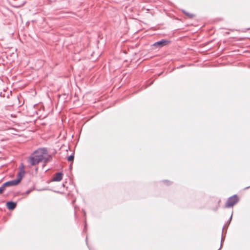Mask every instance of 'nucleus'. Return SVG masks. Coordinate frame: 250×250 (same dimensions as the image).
I'll return each mask as SVG.
<instances>
[{
    "mask_svg": "<svg viewBox=\"0 0 250 250\" xmlns=\"http://www.w3.org/2000/svg\"><path fill=\"white\" fill-rule=\"evenodd\" d=\"M20 171H19L17 177H18L20 180H21L22 177L24 175L25 171H24V167L22 163H21L19 166Z\"/></svg>",
    "mask_w": 250,
    "mask_h": 250,
    "instance_id": "nucleus-5",
    "label": "nucleus"
},
{
    "mask_svg": "<svg viewBox=\"0 0 250 250\" xmlns=\"http://www.w3.org/2000/svg\"><path fill=\"white\" fill-rule=\"evenodd\" d=\"M7 208L10 210L14 209L16 207V203L13 202H8L6 204Z\"/></svg>",
    "mask_w": 250,
    "mask_h": 250,
    "instance_id": "nucleus-7",
    "label": "nucleus"
},
{
    "mask_svg": "<svg viewBox=\"0 0 250 250\" xmlns=\"http://www.w3.org/2000/svg\"><path fill=\"white\" fill-rule=\"evenodd\" d=\"M71 167H72V164H71V165H70V168H71Z\"/></svg>",
    "mask_w": 250,
    "mask_h": 250,
    "instance_id": "nucleus-16",
    "label": "nucleus"
},
{
    "mask_svg": "<svg viewBox=\"0 0 250 250\" xmlns=\"http://www.w3.org/2000/svg\"><path fill=\"white\" fill-rule=\"evenodd\" d=\"M47 149L45 147L40 148L36 150L29 158L28 161L32 166H35L41 162L47 163L51 158L50 155H47L46 157L44 155H47Z\"/></svg>",
    "mask_w": 250,
    "mask_h": 250,
    "instance_id": "nucleus-1",
    "label": "nucleus"
},
{
    "mask_svg": "<svg viewBox=\"0 0 250 250\" xmlns=\"http://www.w3.org/2000/svg\"><path fill=\"white\" fill-rule=\"evenodd\" d=\"M53 191L55 192L59 193H63V191H59V190H53Z\"/></svg>",
    "mask_w": 250,
    "mask_h": 250,
    "instance_id": "nucleus-11",
    "label": "nucleus"
},
{
    "mask_svg": "<svg viewBox=\"0 0 250 250\" xmlns=\"http://www.w3.org/2000/svg\"><path fill=\"white\" fill-rule=\"evenodd\" d=\"M85 228H86V224L85 225V226H84V229H85Z\"/></svg>",
    "mask_w": 250,
    "mask_h": 250,
    "instance_id": "nucleus-18",
    "label": "nucleus"
},
{
    "mask_svg": "<svg viewBox=\"0 0 250 250\" xmlns=\"http://www.w3.org/2000/svg\"><path fill=\"white\" fill-rule=\"evenodd\" d=\"M246 188H250V186H248V187H247Z\"/></svg>",
    "mask_w": 250,
    "mask_h": 250,
    "instance_id": "nucleus-17",
    "label": "nucleus"
},
{
    "mask_svg": "<svg viewBox=\"0 0 250 250\" xmlns=\"http://www.w3.org/2000/svg\"><path fill=\"white\" fill-rule=\"evenodd\" d=\"M5 188H0V194L2 193Z\"/></svg>",
    "mask_w": 250,
    "mask_h": 250,
    "instance_id": "nucleus-12",
    "label": "nucleus"
},
{
    "mask_svg": "<svg viewBox=\"0 0 250 250\" xmlns=\"http://www.w3.org/2000/svg\"><path fill=\"white\" fill-rule=\"evenodd\" d=\"M21 181V180H20L18 177H17V178L15 179L7 181L2 184L0 186V188H5L6 187L9 186H15L17 185L19 183H20Z\"/></svg>",
    "mask_w": 250,
    "mask_h": 250,
    "instance_id": "nucleus-3",
    "label": "nucleus"
},
{
    "mask_svg": "<svg viewBox=\"0 0 250 250\" xmlns=\"http://www.w3.org/2000/svg\"><path fill=\"white\" fill-rule=\"evenodd\" d=\"M232 216V214H231V216H230V219H229V224L230 223V221H231V220Z\"/></svg>",
    "mask_w": 250,
    "mask_h": 250,
    "instance_id": "nucleus-15",
    "label": "nucleus"
},
{
    "mask_svg": "<svg viewBox=\"0 0 250 250\" xmlns=\"http://www.w3.org/2000/svg\"><path fill=\"white\" fill-rule=\"evenodd\" d=\"M170 42L169 41L167 40H162L158 42H154L152 46L156 48H160L163 46L167 45Z\"/></svg>",
    "mask_w": 250,
    "mask_h": 250,
    "instance_id": "nucleus-4",
    "label": "nucleus"
},
{
    "mask_svg": "<svg viewBox=\"0 0 250 250\" xmlns=\"http://www.w3.org/2000/svg\"><path fill=\"white\" fill-rule=\"evenodd\" d=\"M182 11L184 14H185L186 16H187L188 18L190 19L193 18L195 16L194 15L189 13L186 11L185 10H182Z\"/></svg>",
    "mask_w": 250,
    "mask_h": 250,
    "instance_id": "nucleus-8",
    "label": "nucleus"
},
{
    "mask_svg": "<svg viewBox=\"0 0 250 250\" xmlns=\"http://www.w3.org/2000/svg\"><path fill=\"white\" fill-rule=\"evenodd\" d=\"M0 96L4 97H5L4 94H3L2 92H0Z\"/></svg>",
    "mask_w": 250,
    "mask_h": 250,
    "instance_id": "nucleus-13",
    "label": "nucleus"
},
{
    "mask_svg": "<svg viewBox=\"0 0 250 250\" xmlns=\"http://www.w3.org/2000/svg\"><path fill=\"white\" fill-rule=\"evenodd\" d=\"M62 172L56 173L53 178V181H60L62 179Z\"/></svg>",
    "mask_w": 250,
    "mask_h": 250,
    "instance_id": "nucleus-6",
    "label": "nucleus"
},
{
    "mask_svg": "<svg viewBox=\"0 0 250 250\" xmlns=\"http://www.w3.org/2000/svg\"><path fill=\"white\" fill-rule=\"evenodd\" d=\"M32 190H27V191H26V192L25 193H22V194H25V195L28 194Z\"/></svg>",
    "mask_w": 250,
    "mask_h": 250,
    "instance_id": "nucleus-10",
    "label": "nucleus"
},
{
    "mask_svg": "<svg viewBox=\"0 0 250 250\" xmlns=\"http://www.w3.org/2000/svg\"><path fill=\"white\" fill-rule=\"evenodd\" d=\"M223 237H222V241H223Z\"/></svg>",
    "mask_w": 250,
    "mask_h": 250,
    "instance_id": "nucleus-19",
    "label": "nucleus"
},
{
    "mask_svg": "<svg viewBox=\"0 0 250 250\" xmlns=\"http://www.w3.org/2000/svg\"><path fill=\"white\" fill-rule=\"evenodd\" d=\"M239 201V198L236 195H234L229 197L225 205L226 208H229L232 207L236 204Z\"/></svg>",
    "mask_w": 250,
    "mask_h": 250,
    "instance_id": "nucleus-2",
    "label": "nucleus"
},
{
    "mask_svg": "<svg viewBox=\"0 0 250 250\" xmlns=\"http://www.w3.org/2000/svg\"><path fill=\"white\" fill-rule=\"evenodd\" d=\"M164 182H166V183H167V186H170V184H169V183H170L169 181H167V180H165V181H164Z\"/></svg>",
    "mask_w": 250,
    "mask_h": 250,
    "instance_id": "nucleus-14",
    "label": "nucleus"
},
{
    "mask_svg": "<svg viewBox=\"0 0 250 250\" xmlns=\"http://www.w3.org/2000/svg\"><path fill=\"white\" fill-rule=\"evenodd\" d=\"M74 159V153H72L67 157V160L69 162H73Z\"/></svg>",
    "mask_w": 250,
    "mask_h": 250,
    "instance_id": "nucleus-9",
    "label": "nucleus"
}]
</instances>
